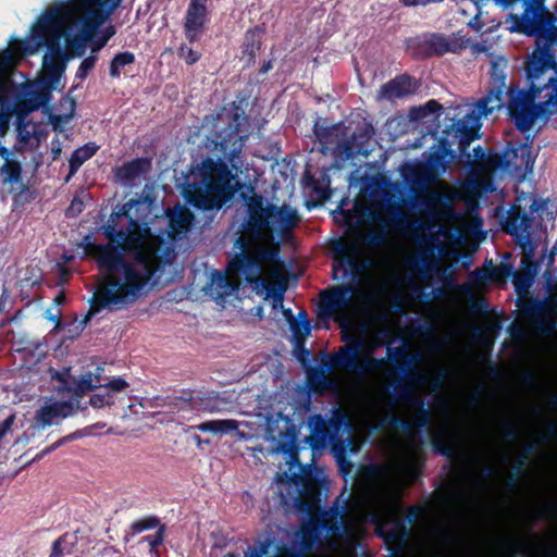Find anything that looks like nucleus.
Masks as SVG:
<instances>
[{"instance_id": "obj_32", "label": "nucleus", "mask_w": 557, "mask_h": 557, "mask_svg": "<svg viewBox=\"0 0 557 557\" xmlns=\"http://www.w3.org/2000/svg\"><path fill=\"white\" fill-rule=\"evenodd\" d=\"M442 104L436 100H429L425 104L420 107H414L410 110V117L416 121H421L426 119L428 116H432V121L438 119L440 113L442 111Z\"/></svg>"}, {"instance_id": "obj_19", "label": "nucleus", "mask_w": 557, "mask_h": 557, "mask_svg": "<svg viewBox=\"0 0 557 557\" xmlns=\"http://www.w3.org/2000/svg\"><path fill=\"white\" fill-rule=\"evenodd\" d=\"M208 0H190L184 22V29L186 38L190 41H197L203 30V26L207 21L208 10H207Z\"/></svg>"}, {"instance_id": "obj_9", "label": "nucleus", "mask_w": 557, "mask_h": 557, "mask_svg": "<svg viewBox=\"0 0 557 557\" xmlns=\"http://www.w3.org/2000/svg\"><path fill=\"white\" fill-rule=\"evenodd\" d=\"M352 284H343L321 293V312L324 318H333L341 327L350 329L362 312V294Z\"/></svg>"}, {"instance_id": "obj_53", "label": "nucleus", "mask_w": 557, "mask_h": 557, "mask_svg": "<svg viewBox=\"0 0 557 557\" xmlns=\"http://www.w3.org/2000/svg\"><path fill=\"white\" fill-rule=\"evenodd\" d=\"M557 252V246H554L548 255L542 257L541 263L549 267L554 263V258Z\"/></svg>"}, {"instance_id": "obj_21", "label": "nucleus", "mask_w": 557, "mask_h": 557, "mask_svg": "<svg viewBox=\"0 0 557 557\" xmlns=\"http://www.w3.org/2000/svg\"><path fill=\"white\" fill-rule=\"evenodd\" d=\"M334 362L346 370L356 372L362 380L369 379L368 372L362 368L361 351L356 339L338 349L334 356Z\"/></svg>"}, {"instance_id": "obj_31", "label": "nucleus", "mask_w": 557, "mask_h": 557, "mask_svg": "<svg viewBox=\"0 0 557 557\" xmlns=\"http://www.w3.org/2000/svg\"><path fill=\"white\" fill-rule=\"evenodd\" d=\"M442 104L436 100H429L425 104L420 107H414L410 110V117L416 121H421L426 119L428 116H432V121L438 119L440 113L442 111Z\"/></svg>"}, {"instance_id": "obj_46", "label": "nucleus", "mask_w": 557, "mask_h": 557, "mask_svg": "<svg viewBox=\"0 0 557 557\" xmlns=\"http://www.w3.org/2000/svg\"><path fill=\"white\" fill-rule=\"evenodd\" d=\"M274 543L273 540H265L263 542H260L259 545L255 548H249V550H251V556L250 557H263L264 555L268 554L269 552V548L271 547V545Z\"/></svg>"}, {"instance_id": "obj_37", "label": "nucleus", "mask_w": 557, "mask_h": 557, "mask_svg": "<svg viewBox=\"0 0 557 557\" xmlns=\"http://www.w3.org/2000/svg\"><path fill=\"white\" fill-rule=\"evenodd\" d=\"M432 443H433L434 449L437 453H440L448 458H450L453 456L454 449L448 443V432L445 428H441L433 433Z\"/></svg>"}, {"instance_id": "obj_45", "label": "nucleus", "mask_w": 557, "mask_h": 557, "mask_svg": "<svg viewBox=\"0 0 557 557\" xmlns=\"http://www.w3.org/2000/svg\"><path fill=\"white\" fill-rule=\"evenodd\" d=\"M66 540L67 535H63L53 542L50 557H63L65 552L64 544L66 543Z\"/></svg>"}, {"instance_id": "obj_62", "label": "nucleus", "mask_w": 557, "mask_h": 557, "mask_svg": "<svg viewBox=\"0 0 557 557\" xmlns=\"http://www.w3.org/2000/svg\"><path fill=\"white\" fill-rule=\"evenodd\" d=\"M272 69V62L271 61H268L265 62L262 67H261V72L262 73H267L268 71H270Z\"/></svg>"}, {"instance_id": "obj_29", "label": "nucleus", "mask_w": 557, "mask_h": 557, "mask_svg": "<svg viewBox=\"0 0 557 557\" xmlns=\"http://www.w3.org/2000/svg\"><path fill=\"white\" fill-rule=\"evenodd\" d=\"M276 481L286 485L285 490L280 491L285 504L294 503L297 505L298 503H301L302 486H300L298 480L290 479L284 482L282 475L277 474Z\"/></svg>"}, {"instance_id": "obj_8", "label": "nucleus", "mask_w": 557, "mask_h": 557, "mask_svg": "<svg viewBox=\"0 0 557 557\" xmlns=\"http://www.w3.org/2000/svg\"><path fill=\"white\" fill-rule=\"evenodd\" d=\"M528 81H530V79L528 78ZM529 84H530L529 91L515 90V89L507 88V87L492 86L488 94L484 98H482L480 101H478L476 104L472 108L471 112L468 113L463 117L462 124L479 127L480 126L479 121L482 117H487L494 111L500 110L504 107V95L505 94H507L508 98H509L508 104H507L508 113H509L510 117L513 120L518 129H520L521 132H528L537 122H546L553 114H549L547 116L543 115V114H537L536 117H534V121L531 123V125L525 128L521 127L518 124L519 115H518V113L513 112L511 109L512 98L515 95L525 94L529 97L533 107H537L541 103L540 97L531 90V82H529Z\"/></svg>"}, {"instance_id": "obj_3", "label": "nucleus", "mask_w": 557, "mask_h": 557, "mask_svg": "<svg viewBox=\"0 0 557 557\" xmlns=\"http://www.w3.org/2000/svg\"><path fill=\"white\" fill-rule=\"evenodd\" d=\"M401 458L372 467L373 482L357 497L350 522L344 521L338 509L305 521L296 533L300 548L310 550L320 544L324 552L319 557H354V541L364 522L374 524L387 541H403L408 535L403 519V490L418 476L414 445L408 444Z\"/></svg>"}, {"instance_id": "obj_24", "label": "nucleus", "mask_w": 557, "mask_h": 557, "mask_svg": "<svg viewBox=\"0 0 557 557\" xmlns=\"http://www.w3.org/2000/svg\"><path fill=\"white\" fill-rule=\"evenodd\" d=\"M151 168V162L147 158H137L114 170L117 182L123 185H131L136 180L144 176Z\"/></svg>"}, {"instance_id": "obj_16", "label": "nucleus", "mask_w": 557, "mask_h": 557, "mask_svg": "<svg viewBox=\"0 0 557 557\" xmlns=\"http://www.w3.org/2000/svg\"><path fill=\"white\" fill-rule=\"evenodd\" d=\"M531 149V143L507 147L504 152L505 169L522 177L531 173L534 164Z\"/></svg>"}, {"instance_id": "obj_39", "label": "nucleus", "mask_w": 557, "mask_h": 557, "mask_svg": "<svg viewBox=\"0 0 557 557\" xmlns=\"http://www.w3.org/2000/svg\"><path fill=\"white\" fill-rule=\"evenodd\" d=\"M290 327L297 339L308 336L311 332V325L305 312L299 313V321L292 322Z\"/></svg>"}, {"instance_id": "obj_10", "label": "nucleus", "mask_w": 557, "mask_h": 557, "mask_svg": "<svg viewBox=\"0 0 557 557\" xmlns=\"http://www.w3.org/2000/svg\"><path fill=\"white\" fill-rule=\"evenodd\" d=\"M540 206L532 194L521 193L516 197L509 214L510 233L516 237L518 245L525 251L527 261L535 253L536 244L531 238V228L534 214Z\"/></svg>"}, {"instance_id": "obj_4", "label": "nucleus", "mask_w": 557, "mask_h": 557, "mask_svg": "<svg viewBox=\"0 0 557 557\" xmlns=\"http://www.w3.org/2000/svg\"><path fill=\"white\" fill-rule=\"evenodd\" d=\"M245 206L246 216L238 242L246 253L233 259L228 268L240 271L253 290L270 300L273 310H283L287 278L275 239H286L300 216L290 206L273 205L260 195L245 198Z\"/></svg>"}, {"instance_id": "obj_52", "label": "nucleus", "mask_w": 557, "mask_h": 557, "mask_svg": "<svg viewBox=\"0 0 557 557\" xmlns=\"http://www.w3.org/2000/svg\"><path fill=\"white\" fill-rule=\"evenodd\" d=\"M73 437V435H70L67 437H64L63 440L53 443L51 446L47 447L45 450H42L39 455L36 456L34 460H39L44 455L57 449L63 442L67 441L69 438Z\"/></svg>"}, {"instance_id": "obj_33", "label": "nucleus", "mask_w": 557, "mask_h": 557, "mask_svg": "<svg viewBox=\"0 0 557 557\" xmlns=\"http://www.w3.org/2000/svg\"><path fill=\"white\" fill-rule=\"evenodd\" d=\"M102 371L103 369L98 367L95 374L88 372L81 375V377L74 382L76 393L84 394L86 392L92 391L94 388L101 387L102 380L100 376V372Z\"/></svg>"}, {"instance_id": "obj_48", "label": "nucleus", "mask_w": 557, "mask_h": 557, "mask_svg": "<svg viewBox=\"0 0 557 557\" xmlns=\"http://www.w3.org/2000/svg\"><path fill=\"white\" fill-rule=\"evenodd\" d=\"M503 426L505 429V432H506V438H510V440H515L518 437V430L516 428V425L509 421V420H504L503 421Z\"/></svg>"}, {"instance_id": "obj_27", "label": "nucleus", "mask_w": 557, "mask_h": 557, "mask_svg": "<svg viewBox=\"0 0 557 557\" xmlns=\"http://www.w3.org/2000/svg\"><path fill=\"white\" fill-rule=\"evenodd\" d=\"M240 425V422L232 419H223V420H210L202 422L194 429L201 431V432H209L215 435H223L232 433L233 431H236Z\"/></svg>"}, {"instance_id": "obj_12", "label": "nucleus", "mask_w": 557, "mask_h": 557, "mask_svg": "<svg viewBox=\"0 0 557 557\" xmlns=\"http://www.w3.org/2000/svg\"><path fill=\"white\" fill-rule=\"evenodd\" d=\"M426 224L421 222L412 230V236L419 256L410 253L406 258L408 268L417 269L420 265L421 270L430 271L435 265V249L442 248V243L438 235H425Z\"/></svg>"}, {"instance_id": "obj_50", "label": "nucleus", "mask_w": 557, "mask_h": 557, "mask_svg": "<svg viewBox=\"0 0 557 557\" xmlns=\"http://www.w3.org/2000/svg\"><path fill=\"white\" fill-rule=\"evenodd\" d=\"M144 540L146 542H148V544H149V546L151 548H154V547L159 546L162 543V541H163V531L159 530L156 534L148 535Z\"/></svg>"}, {"instance_id": "obj_58", "label": "nucleus", "mask_w": 557, "mask_h": 557, "mask_svg": "<svg viewBox=\"0 0 557 557\" xmlns=\"http://www.w3.org/2000/svg\"><path fill=\"white\" fill-rule=\"evenodd\" d=\"M495 4L502 7L503 9H508L518 0H493Z\"/></svg>"}, {"instance_id": "obj_42", "label": "nucleus", "mask_w": 557, "mask_h": 557, "mask_svg": "<svg viewBox=\"0 0 557 557\" xmlns=\"http://www.w3.org/2000/svg\"><path fill=\"white\" fill-rule=\"evenodd\" d=\"M178 55L189 65L195 64L200 59V53L186 45L180 47Z\"/></svg>"}, {"instance_id": "obj_35", "label": "nucleus", "mask_w": 557, "mask_h": 557, "mask_svg": "<svg viewBox=\"0 0 557 557\" xmlns=\"http://www.w3.org/2000/svg\"><path fill=\"white\" fill-rule=\"evenodd\" d=\"M135 62V55L133 52L124 51L115 54L110 63L109 74L112 78L121 76L123 70L127 65H132Z\"/></svg>"}, {"instance_id": "obj_28", "label": "nucleus", "mask_w": 557, "mask_h": 557, "mask_svg": "<svg viewBox=\"0 0 557 557\" xmlns=\"http://www.w3.org/2000/svg\"><path fill=\"white\" fill-rule=\"evenodd\" d=\"M75 111V101L70 97H64L60 100L55 113L50 115V121L54 127H59L63 123L70 121Z\"/></svg>"}, {"instance_id": "obj_11", "label": "nucleus", "mask_w": 557, "mask_h": 557, "mask_svg": "<svg viewBox=\"0 0 557 557\" xmlns=\"http://www.w3.org/2000/svg\"><path fill=\"white\" fill-rule=\"evenodd\" d=\"M356 343L360 347L362 368L368 372L369 380L375 383H382L388 380L393 371L388 364L391 359V348H387L385 357L375 358V350L383 345V341L379 336H371L369 338H358Z\"/></svg>"}, {"instance_id": "obj_38", "label": "nucleus", "mask_w": 557, "mask_h": 557, "mask_svg": "<svg viewBox=\"0 0 557 557\" xmlns=\"http://www.w3.org/2000/svg\"><path fill=\"white\" fill-rule=\"evenodd\" d=\"M327 422L334 431H338L343 426L348 428L350 425L347 412L341 407H335L331 410V417Z\"/></svg>"}, {"instance_id": "obj_41", "label": "nucleus", "mask_w": 557, "mask_h": 557, "mask_svg": "<svg viewBox=\"0 0 557 557\" xmlns=\"http://www.w3.org/2000/svg\"><path fill=\"white\" fill-rule=\"evenodd\" d=\"M96 61H97L96 55H89V57L85 58L81 62V64L77 69L76 77H78L79 79H85L87 77V75L89 74V72L91 71V69L95 66Z\"/></svg>"}, {"instance_id": "obj_25", "label": "nucleus", "mask_w": 557, "mask_h": 557, "mask_svg": "<svg viewBox=\"0 0 557 557\" xmlns=\"http://www.w3.org/2000/svg\"><path fill=\"white\" fill-rule=\"evenodd\" d=\"M128 386L127 382L122 377H115L109 381L106 384H102L101 387L104 389L102 392L94 394L89 404L94 408H102L104 406H110L114 403V394L124 391Z\"/></svg>"}, {"instance_id": "obj_30", "label": "nucleus", "mask_w": 557, "mask_h": 557, "mask_svg": "<svg viewBox=\"0 0 557 557\" xmlns=\"http://www.w3.org/2000/svg\"><path fill=\"white\" fill-rule=\"evenodd\" d=\"M98 147L95 144H86L85 146L76 149L70 159V173L69 176L74 175L84 162L90 159L97 151ZM70 177H67L69 180Z\"/></svg>"}, {"instance_id": "obj_36", "label": "nucleus", "mask_w": 557, "mask_h": 557, "mask_svg": "<svg viewBox=\"0 0 557 557\" xmlns=\"http://www.w3.org/2000/svg\"><path fill=\"white\" fill-rule=\"evenodd\" d=\"M507 60L503 57L494 59L491 63V78L492 86L495 87H507L506 86V73Z\"/></svg>"}, {"instance_id": "obj_20", "label": "nucleus", "mask_w": 557, "mask_h": 557, "mask_svg": "<svg viewBox=\"0 0 557 557\" xmlns=\"http://www.w3.org/2000/svg\"><path fill=\"white\" fill-rule=\"evenodd\" d=\"M418 87L419 85L413 78L408 75H400L382 85L376 98L380 101H393L414 94Z\"/></svg>"}, {"instance_id": "obj_13", "label": "nucleus", "mask_w": 557, "mask_h": 557, "mask_svg": "<svg viewBox=\"0 0 557 557\" xmlns=\"http://www.w3.org/2000/svg\"><path fill=\"white\" fill-rule=\"evenodd\" d=\"M313 132L321 144V151L324 154L332 152L344 160H348L355 156V134L348 136L338 125L320 127L315 124Z\"/></svg>"}, {"instance_id": "obj_60", "label": "nucleus", "mask_w": 557, "mask_h": 557, "mask_svg": "<svg viewBox=\"0 0 557 557\" xmlns=\"http://www.w3.org/2000/svg\"><path fill=\"white\" fill-rule=\"evenodd\" d=\"M416 381L418 384H424L428 380V376L423 373L417 372L414 374Z\"/></svg>"}, {"instance_id": "obj_51", "label": "nucleus", "mask_w": 557, "mask_h": 557, "mask_svg": "<svg viewBox=\"0 0 557 557\" xmlns=\"http://www.w3.org/2000/svg\"><path fill=\"white\" fill-rule=\"evenodd\" d=\"M447 376L446 370H441L438 375L434 377L431 382L432 391H437L443 386V382Z\"/></svg>"}, {"instance_id": "obj_15", "label": "nucleus", "mask_w": 557, "mask_h": 557, "mask_svg": "<svg viewBox=\"0 0 557 557\" xmlns=\"http://www.w3.org/2000/svg\"><path fill=\"white\" fill-rule=\"evenodd\" d=\"M74 411L75 407L72 401L48 399L37 410L32 426L35 430H44L60 423L61 420L72 416Z\"/></svg>"}, {"instance_id": "obj_34", "label": "nucleus", "mask_w": 557, "mask_h": 557, "mask_svg": "<svg viewBox=\"0 0 557 557\" xmlns=\"http://www.w3.org/2000/svg\"><path fill=\"white\" fill-rule=\"evenodd\" d=\"M311 436L318 442H325L329 437V422L321 414H313L308 419Z\"/></svg>"}, {"instance_id": "obj_56", "label": "nucleus", "mask_w": 557, "mask_h": 557, "mask_svg": "<svg viewBox=\"0 0 557 557\" xmlns=\"http://www.w3.org/2000/svg\"><path fill=\"white\" fill-rule=\"evenodd\" d=\"M320 385L322 387V389H325L327 387H331L333 385V381L331 379H329L325 374H324V371L321 372V382H320Z\"/></svg>"}, {"instance_id": "obj_64", "label": "nucleus", "mask_w": 557, "mask_h": 557, "mask_svg": "<svg viewBox=\"0 0 557 557\" xmlns=\"http://www.w3.org/2000/svg\"><path fill=\"white\" fill-rule=\"evenodd\" d=\"M253 310H255V314H256L257 317H259L260 319H262V318H263V308H262L261 306L256 307Z\"/></svg>"}, {"instance_id": "obj_22", "label": "nucleus", "mask_w": 557, "mask_h": 557, "mask_svg": "<svg viewBox=\"0 0 557 557\" xmlns=\"http://www.w3.org/2000/svg\"><path fill=\"white\" fill-rule=\"evenodd\" d=\"M453 158L449 145L444 139L438 140L424 153L425 164L433 175L445 173Z\"/></svg>"}, {"instance_id": "obj_17", "label": "nucleus", "mask_w": 557, "mask_h": 557, "mask_svg": "<svg viewBox=\"0 0 557 557\" xmlns=\"http://www.w3.org/2000/svg\"><path fill=\"white\" fill-rule=\"evenodd\" d=\"M238 288V277H232L227 273L213 270L210 272L209 281L203 290L216 304H224Z\"/></svg>"}, {"instance_id": "obj_63", "label": "nucleus", "mask_w": 557, "mask_h": 557, "mask_svg": "<svg viewBox=\"0 0 557 557\" xmlns=\"http://www.w3.org/2000/svg\"><path fill=\"white\" fill-rule=\"evenodd\" d=\"M473 151H474L475 157H478V158L484 157V150L481 147L474 148Z\"/></svg>"}, {"instance_id": "obj_43", "label": "nucleus", "mask_w": 557, "mask_h": 557, "mask_svg": "<svg viewBox=\"0 0 557 557\" xmlns=\"http://www.w3.org/2000/svg\"><path fill=\"white\" fill-rule=\"evenodd\" d=\"M158 523H159V520L156 518H146V519H141V520H137V521L133 522L131 528L133 530V533L136 534V533H140L145 530L153 529L158 525Z\"/></svg>"}, {"instance_id": "obj_23", "label": "nucleus", "mask_w": 557, "mask_h": 557, "mask_svg": "<svg viewBox=\"0 0 557 557\" xmlns=\"http://www.w3.org/2000/svg\"><path fill=\"white\" fill-rule=\"evenodd\" d=\"M522 252H523V258L521 260L522 272H515L511 269L510 276H512V283L515 285V289H516L517 294L520 297H525L529 294L530 287L533 284L534 276L536 275L537 270H539V264L533 263L534 255L532 257H530V261H527L525 251L522 250Z\"/></svg>"}, {"instance_id": "obj_47", "label": "nucleus", "mask_w": 557, "mask_h": 557, "mask_svg": "<svg viewBox=\"0 0 557 557\" xmlns=\"http://www.w3.org/2000/svg\"><path fill=\"white\" fill-rule=\"evenodd\" d=\"M84 203L82 200L74 198L66 210L69 216H75L83 211Z\"/></svg>"}, {"instance_id": "obj_44", "label": "nucleus", "mask_w": 557, "mask_h": 557, "mask_svg": "<svg viewBox=\"0 0 557 557\" xmlns=\"http://www.w3.org/2000/svg\"><path fill=\"white\" fill-rule=\"evenodd\" d=\"M413 420L414 424L419 428H426L430 425V416L429 411L424 408V404L417 408V413Z\"/></svg>"}, {"instance_id": "obj_1", "label": "nucleus", "mask_w": 557, "mask_h": 557, "mask_svg": "<svg viewBox=\"0 0 557 557\" xmlns=\"http://www.w3.org/2000/svg\"><path fill=\"white\" fill-rule=\"evenodd\" d=\"M165 214L169 243L153 232L154 222L164 218L149 196L131 199L110 214L101 227L107 244L95 243L92 234L83 237L78 247L103 273L94 294L98 309L123 310L147 296L154 285L174 278V242L188 234L194 215L180 203L168 208Z\"/></svg>"}, {"instance_id": "obj_18", "label": "nucleus", "mask_w": 557, "mask_h": 557, "mask_svg": "<svg viewBox=\"0 0 557 557\" xmlns=\"http://www.w3.org/2000/svg\"><path fill=\"white\" fill-rule=\"evenodd\" d=\"M511 274V265L502 263L494 267L492 261L484 264L482 269H476L470 273V283L460 285V289L470 293L473 287H481L490 281L504 283Z\"/></svg>"}, {"instance_id": "obj_40", "label": "nucleus", "mask_w": 557, "mask_h": 557, "mask_svg": "<svg viewBox=\"0 0 557 557\" xmlns=\"http://www.w3.org/2000/svg\"><path fill=\"white\" fill-rule=\"evenodd\" d=\"M398 398L401 401L414 408H418L419 406L424 404L423 400L416 394V392L409 387H406L403 391H400L398 394Z\"/></svg>"}, {"instance_id": "obj_7", "label": "nucleus", "mask_w": 557, "mask_h": 557, "mask_svg": "<svg viewBox=\"0 0 557 557\" xmlns=\"http://www.w3.org/2000/svg\"><path fill=\"white\" fill-rule=\"evenodd\" d=\"M385 243L382 232L371 231L367 235L357 233L349 239H338L333 244V252L338 268L334 272H342V277L348 274L356 275L367 269L371 262V251L381 248Z\"/></svg>"}, {"instance_id": "obj_14", "label": "nucleus", "mask_w": 557, "mask_h": 557, "mask_svg": "<svg viewBox=\"0 0 557 557\" xmlns=\"http://www.w3.org/2000/svg\"><path fill=\"white\" fill-rule=\"evenodd\" d=\"M420 46L428 55L458 53L467 48L468 39L459 33L450 35L432 33L420 38Z\"/></svg>"}, {"instance_id": "obj_54", "label": "nucleus", "mask_w": 557, "mask_h": 557, "mask_svg": "<svg viewBox=\"0 0 557 557\" xmlns=\"http://www.w3.org/2000/svg\"><path fill=\"white\" fill-rule=\"evenodd\" d=\"M92 314L94 313L91 311H89L82 321H79L78 323L74 324V327L76 329L77 333L82 332L84 330V327L86 326V324L88 323V321L90 320Z\"/></svg>"}, {"instance_id": "obj_26", "label": "nucleus", "mask_w": 557, "mask_h": 557, "mask_svg": "<svg viewBox=\"0 0 557 557\" xmlns=\"http://www.w3.org/2000/svg\"><path fill=\"white\" fill-rule=\"evenodd\" d=\"M457 11L460 15L465 17H472L467 22L468 26L473 28L474 30H481L483 27V23L480 21V16L482 14L481 7L479 2L474 0H456Z\"/></svg>"}, {"instance_id": "obj_2", "label": "nucleus", "mask_w": 557, "mask_h": 557, "mask_svg": "<svg viewBox=\"0 0 557 557\" xmlns=\"http://www.w3.org/2000/svg\"><path fill=\"white\" fill-rule=\"evenodd\" d=\"M122 0H69L47 10L32 26L24 40L11 42L0 52V137L12 112L27 114L50 101L51 91L63 88L66 61L60 51L63 36L75 33L90 41ZM0 176L3 183H17L21 165L0 147Z\"/></svg>"}, {"instance_id": "obj_5", "label": "nucleus", "mask_w": 557, "mask_h": 557, "mask_svg": "<svg viewBox=\"0 0 557 557\" xmlns=\"http://www.w3.org/2000/svg\"><path fill=\"white\" fill-rule=\"evenodd\" d=\"M246 122L238 112L226 110L205 117L202 127L212 132L206 146L216 158L201 160L186 178L182 194L194 207L218 210L240 188L237 175L243 168L242 151L248 137L247 131L243 129Z\"/></svg>"}, {"instance_id": "obj_61", "label": "nucleus", "mask_w": 557, "mask_h": 557, "mask_svg": "<svg viewBox=\"0 0 557 557\" xmlns=\"http://www.w3.org/2000/svg\"><path fill=\"white\" fill-rule=\"evenodd\" d=\"M429 198H430V200H432V201H435V202H436V201H438V200H440L441 195H440V193H438V191H431V193H430V195H429Z\"/></svg>"}, {"instance_id": "obj_59", "label": "nucleus", "mask_w": 557, "mask_h": 557, "mask_svg": "<svg viewBox=\"0 0 557 557\" xmlns=\"http://www.w3.org/2000/svg\"><path fill=\"white\" fill-rule=\"evenodd\" d=\"M113 35V32L110 33L106 38H103L96 47L92 48V52L100 50L108 41V39Z\"/></svg>"}, {"instance_id": "obj_6", "label": "nucleus", "mask_w": 557, "mask_h": 557, "mask_svg": "<svg viewBox=\"0 0 557 557\" xmlns=\"http://www.w3.org/2000/svg\"><path fill=\"white\" fill-rule=\"evenodd\" d=\"M545 0H532L521 15L509 14L506 18L507 29L535 37V46L528 55L524 70L531 82V90L541 99L533 107L525 94L512 98L511 109L518 113V124L525 128L537 114L557 113V25L554 14L545 10Z\"/></svg>"}, {"instance_id": "obj_49", "label": "nucleus", "mask_w": 557, "mask_h": 557, "mask_svg": "<svg viewBox=\"0 0 557 557\" xmlns=\"http://www.w3.org/2000/svg\"><path fill=\"white\" fill-rule=\"evenodd\" d=\"M443 0H400L405 7H426L432 3H441Z\"/></svg>"}, {"instance_id": "obj_57", "label": "nucleus", "mask_w": 557, "mask_h": 557, "mask_svg": "<svg viewBox=\"0 0 557 557\" xmlns=\"http://www.w3.org/2000/svg\"><path fill=\"white\" fill-rule=\"evenodd\" d=\"M274 557H288V550L284 545H276Z\"/></svg>"}, {"instance_id": "obj_55", "label": "nucleus", "mask_w": 557, "mask_h": 557, "mask_svg": "<svg viewBox=\"0 0 557 557\" xmlns=\"http://www.w3.org/2000/svg\"><path fill=\"white\" fill-rule=\"evenodd\" d=\"M14 420V416L8 417L3 422V429L0 431V440L3 437L4 433L11 428Z\"/></svg>"}]
</instances>
